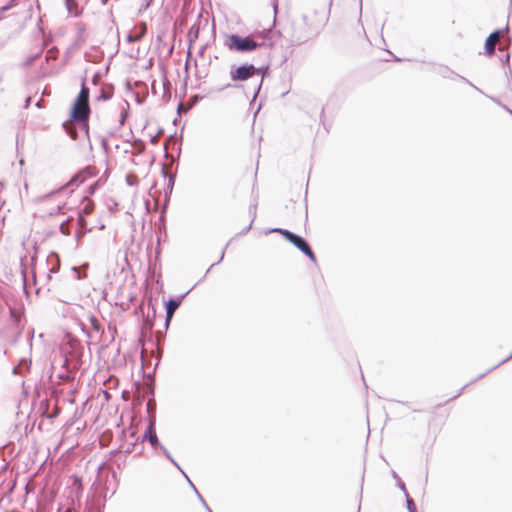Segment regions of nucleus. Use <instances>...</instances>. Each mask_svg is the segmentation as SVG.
<instances>
[{
  "label": "nucleus",
  "instance_id": "obj_7",
  "mask_svg": "<svg viewBox=\"0 0 512 512\" xmlns=\"http://www.w3.org/2000/svg\"><path fill=\"white\" fill-rule=\"evenodd\" d=\"M98 171L95 166H87L77 173L68 183L69 186L79 185L85 181L95 178Z\"/></svg>",
  "mask_w": 512,
  "mask_h": 512
},
{
  "label": "nucleus",
  "instance_id": "obj_4",
  "mask_svg": "<svg viewBox=\"0 0 512 512\" xmlns=\"http://www.w3.org/2000/svg\"><path fill=\"white\" fill-rule=\"evenodd\" d=\"M273 232L281 234L286 240L291 242L294 246H296L299 250H301L305 255L309 257V259L313 262H316V256L314 252L311 250L310 246L307 242L300 236L284 229L276 228L272 230Z\"/></svg>",
  "mask_w": 512,
  "mask_h": 512
},
{
  "label": "nucleus",
  "instance_id": "obj_5",
  "mask_svg": "<svg viewBox=\"0 0 512 512\" xmlns=\"http://www.w3.org/2000/svg\"><path fill=\"white\" fill-rule=\"evenodd\" d=\"M260 69L252 64H244L230 72L233 81H246L255 75L259 74Z\"/></svg>",
  "mask_w": 512,
  "mask_h": 512
},
{
  "label": "nucleus",
  "instance_id": "obj_3",
  "mask_svg": "<svg viewBox=\"0 0 512 512\" xmlns=\"http://www.w3.org/2000/svg\"><path fill=\"white\" fill-rule=\"evenodd\" d=\"M67 191L60 190L43 198L44 209L50 214L64 213L69 209L68 203L65 201Z\"/></svg>",
  "mask_w": 512,
  "mask_h": 512
},
{
  "label": "nucleus",
  "instance_id": "obj_17",
  "mask_svg": "<svg viewBox=\"0 0 512 512\" xmlns=\"http://www.w3.org/2000/svg\"><path fill=\"white\" fill-rule=\"evenodd\" d=\"M78 224L81 228H84L85 225H86V220L84 219V215L82 214H79V218H78Z\"/></svg>",
  "mask_w": 512,
  "mask_h": 512
},
{
  "label": "nucleus",
  "instance_id": "obj_2",
  "mask_svg": "<svg viewBox=\"0 0 512 512\" xmlns=\"http://www.w3.org/2000/svg\"><path fill=\"white\" fill-rule=\"evenodd\" d=\"M89 114V88L83 84L73 104L71 118L75 121H86Z\"/></svg>",
  "mask_w": 512,
  "mask_h": 512
},
{
  "label": "nucleus",
  "instance_id": "obj_11",
  "mask_svg": "<svg viewBox=\"0 0 512 512\" xmlns=\"http://www.w3.org/2000/svg\"><path fill=\"white\" fill-rule=\"evenodd\" d=\"M145 437H147L149 439L150 443L153 446L157 444L158 439H157V435H156V432H155V428H154V423L153 422H150L148 430H147V432L145 434Z\"/></svg>",
  "mask_w": 512,
  "mask_h": 512
},
{
  "label": "nucleus",
  "instance_id": "obj_8",
  "mask_svg": "<svg viewBox=\"0 0 512 512\" xmlns=\"http://www.w3.org/2000/svg\"><path fill=\"white\" fill-rule=\"evenodd\" d=\"M147 32L146 23L142 22L134 26V28L130 31L127 36V40L129 42H136L143 38V36Z\"/></svg>",
  "mask_w": 512,
  "mask_h": 512
},
{
  "label": "nucleus",
  "instance_id": "obj_18",
  "mask_svg": "<svg viewBox=\"0 0 512 512\" xmlns=\"http://www.w3.org/2000/svg\"><path fill=\"white\" fill-rule=\"evenodd\" d=\"M65 226H66L65 224H62V225H61V227H60V228H61V232H62L63 234H65V235H68V234H69V232H68V230H66V227H65Z\"/></svg>",
  "mask_w": 512,
  "mask_h": 512
},
{
  "label": "nucleus",
  "instance_id": "obj_20",
  "mask_svg": "<svg viewBox=\"0 0 512 512\" xmlns=\"http://www.w3.org/2000/svg\"><path fill=\"white\" fill-rule=\"evenodd\" d=\"M503 109H505L507 112H509L512 115V110H510L507 106L503 105Z\"/></svg>",
  "mask_w": 512,
  "mask_h": 512
},
{
  "label": "nucleus",
  "instance_id": "obj_1",
  "mask_svg": "<svg viewBox=\"0 0 512 512\" xmlns=\"http://www.w3.org/2000/svg\"><path fill=\"white\" fill-rule=\"evenodd\" d=\"M271 39V30H257L250 35L241 36L238 34H225L224 46L232 52L250 53L267 47Z\"/></svg>",
  "mask_w": 512,
  "mask_h": 512
},
{
  "label": "nucleus",
  "instance_id": "obj_12",
  "mask_svg": "<svg viewBox=\"0 0 512 512\" xmlns=\"http://www.w3.org/2000/svg\"><path fill=\"white\" fill-rule=\"evenodd\" d=\"M95 210V204L92 200L88 199L87 197L85 198V203H84V206L83 208L81 209V212L80 214L82 215H90L93 213V211Z\"/></svg>",
  "mask_w": 512,
  "mask_h": 512
},
{
  "label": "nucleus",
  "instance_id": "obj_16",
  "mask_svg": "<svg viewBox=\"0 0 512 512\" xmlns=\"http://www.w3.org/2000/svg\"><path fill=\"white\" fill-rule=\"evenodd\" d=\"M511 359H512V353H511L509 356H507L505 359H503L502 361H500L497 365H495V366H493V367L489 368V369L487 370V372H486V373H488V372L492 371L494 368L499 367L500 365H502V364L506 363L507 361H509V360H511Z\"/></svg>",
  "mask_w": 512,
  "mask_h": 512
},
{
  "label": "nucleus",
  "instance_id": "obj_10",
  "mask_svg": "<svg viewBox=\"0 0 512 512\" xmlns=\"http://www.w3.org/2000/svg\"><path fill=\"white\" fill-rule=\"evenodd\" d=\"M66 7L68 12L73 16H78L81 14L78 4L75 0H66Z\"/></svg>",
  "mask_w": 512,
  "mask_h": 512
},
{
  "label": "nucleus",
  "instance_id": "obj_21",
  "mask_svg": "<svg viewBox=\"0 0 512 512\" xmlns=\"http://www.w3.org/2000/svg\"><path fill=\"white\" fill-rule=\"evenodd\" d=\"M125 121V116L122 114L121 124L123 125Z\"/></svg>",
  "mask_w": 512,
  "mask_h": 512
},
{
  "label": "nucleus",
  "instance_id": "obj_19",
  "mask_svg": "<svg viewBox=\"0 0 512 512\" xmlns=\"http://www.w3.org/2000/svg\"><path fill=\"white\" fill-rule=\"evenodd\" d=\"M95 186H96V183L90 185V193H93L94 192V189H95Z\"/></svg>",
  "mask_w": 512,
  "mask_h": 512
},
{
  "label": "nucleus",
  "instance_id": "obj_13",
  "mask_svg": "<svg viewBox=\"0 0 512 512\" xmlns=\"http://www.w3.org/2000/svg\"><path fill=\"white\" fill-rule=\"evenodd\" d=\"M506 44H499L498 50L502 52V55L499 57L500 62L505 65L506 63H509L510 60V53L505 52L506 51Z\"/></svg>",
  "mask_w": 512,
  "mask_h": 512
},
{
  "label": "nucleus",
  "instance_id": "obj_15",
  "mask_svg": "<svg viewBox=\"0 0 512 512\" xmlns=\"http://www.w3.org/2000/svg\"><path fill=\"white\" fill-rule=\"evenodd\" d=\"M329 16V8L324 7L322 11V15L319 19V24L323 25L327 22Z\"/></svg>",
  "mask_w": 512,
  "mask_h": 512
},
{
  "label": "nucleus",
  "instance_id": "obj_9",
  "mask_svg": "<svg viewBox=\"0 0 512 512\" xmlns=\"http://www.w3.org/2000/svg\"><path fill=\"white\" fill-rule=\"evenodd\" d=\"M179 302L176 301V300H169L167 303H166V325L168 326L175 311L177 310V308L179 307Z\"/></svg>",
  "mask_w": 512,
  "mask_h": 512
},
{
  "label": "nucleus",
  "instance_id": "obj_14",
  "mask_svg": "<svg viewBox=\"0 0 512 512\" xmlns=\"http://www.w3.org/2000/svg\"><path fill=\"white\" fill-rule=\"evenodd\" d=\"M89 322L92 326V328L95 330V331H100L101 330V323L100 321L98 320V318L94 315H90L89 316Z\"/></svg>",
  "mask_w": 512,
  "mask_h": 512
},
{
  "label": "nucleus",
  "instance_id": "obj_6",
  "mask_svg": "<svg viewBox=\"0 0 512 512\" xmlns=\"http://www.w3.org/2000/svg\"><path fill=\"white\" fill-rule=\"evenodd\" d=\"M508 29V25H506L503 29H495L493 32H491L488 37L485 39L484 42V53L488 56H492L495 47L498 44H503L500 41V37L503 35V33Z\"/></svg>",
  "mask_w": 512,
  "mask_h": 512
},
{
  "label": "nucleus",
  "instance_id": "obj_22",
  "mask_svg": "<svg viewBox=\"0 0 512 512\" xmlns=\"http://www.w3.org/2000/svg\"><path fill=\"white\" fill-rule=\"evenodd\" d=\"M57 412H58V408L56 409V412L54 414H52L50 417H55Z\"/></svg>",
  "mask_w": 512,
  "mask_h": 512
}]
</instances>
